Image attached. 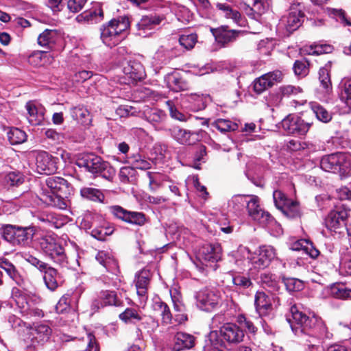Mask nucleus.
I'll return each mask as SVG.
<instances>
[{
    "mask_svg": "<svg viewBox=\"0 0 351 351\" xmlns=\"http://www.w3.org/2000/svg\"><path fill=\"white\" fill-rule=\"evenodd\" d=\"M251 195H235L232 197L231 202L235 207L236 210L243 209L247 204V197H250Z\"/></svg>",
    "mask_w": 351,
    "mask_h": 351,
    "instance_id": "e2e57ef3",
    "label": "nucleus"
},
{
    "mask_svg": "<svg viewBox=\"0 0 351 351\" xmlns=\"http://www.w3.org/2000/svg\"><path fill=\"white\" fill-rule=\"evenodd\" d=\"M290 3H291V5L289 13L282 18L281 22L288 32H292L300 27L304 14L302 12V6L299 2H297V3L291 2Z\"/></svg>",
    "mask_w": 351,
    "mask_h": 351,
    "instance_id": "4468645a",
    "label": "nucleus"
},
{
    "mask_svg": "<svg viewBox=\"0 0 351 351\" xmlns=\"http://www.w3.org/2000/svg\"><path fill=\"white\" fill-rule=\"evenodd\" d=\"M23 258L27 262L36 267L41 272L46 271L50 267L48 264L29 254H25Z\"/></svg>",
    "mask_w": 351,
    "mask_h": 351,
    "instance_id": "864d4df0",
    "label": "nucleus"
},
{
    "mask_svg": "<svg viewBox=\"0 0 351 351\" xmlns=\"http://www.w3.org/2000/svg\"><path fill=\"white\" fill-rule=\"evenodd\" d=\"M24 181L25 177L20 172H10L5 176V182L10 186H19Z\"/></svg>",
    "mask_w": 351,
    "mask_h": 351,
    "instance_id": "3c124183",
    "label": "nucleus"
},
{
    "mask_svg": "<svg viewBox=\"0 0 351 351\" xmlns=\"http://www.w3.org/2000/svg\"><path fill=\"white\" fill-rule=\"evenodd\" d=\"M7 136L11 145H19L26 141V133L16 128H11L7 133Z\"/></svg>",
    "mask_w": 351,
    "mask_h": 351,
    "instance_id": "4c0bfd02",
    "label": "nucleus"
},
{
    "mask_svg": "<svg viewBox=\"0 0 351 351\" xmlns=\"http://www.w3.org/2000/svg\"><path fill=\"white\" fill-rule=\"evenodd\" d=\"M331 62H328L321 67L318 72V80L323 90L329 93L332 90V84L330 77Z\"/></svg>",
    "mask_w": 351,
    "mask_h": 351,
    "instance_id": "c85d7f7f",
    "label": "nucleus"
},
{
    "mask_svg": "<svg viewBox=\"0 0 351 351\" xmlns=\"http://www.w3.org/2000/svg\"><path fill=\"white\" fill-rule=\"evenodd\" d=\"M210 30L215 40L223 46L234 41L239 33V31L229 29L228 26L212 28Z\"/></svg>",
    "mask_w": 351,
    "mask_h": 351,
    "instance_id": "5701e85b",
    "label": "nucleus"
},
{
    "mask_svg": "<svg viewBox=\"0 0 351 351\" xmlns=\"http://www.w3.org/2000/svg\"><path fill=\"white\" fill-rule=\"evenodd\" d=\"M36 232V228L34 226H21L19 227V237L16 246L26 247L32 243L33 238Z\"/></svg>",
    "mask_w": 351,
    "mask_h": 351,
    "instance_id": "bb28decb",
    "label": "nucleus"
},
{
    "mask_svg": "<svg viewBox=\"0 0 351 351\" xmlns=\"http://www.w3.org/2000/svg\"><path fill=\"white\" fill-rule=\"evenodd\" d=\"M282 77V74L279 71L264 74L254 80L253 85L254 90L258 94H261L274 86L276 82H280Z\"/></svg>",
    "mask_w": 351,
    "mask_h": 351,
    "instance_id": "a211bd4d",
    "label": "nucleus"
},
{
    "mask_svg": "<svg viewBox=\"0 0 351 351\" xmlns=\"http://www.w3.org/2000/svg\"><path fill=\"white\" fill-rule=\"evenodd\" d=\"M284 285L289 291H298L302 289V282L297 278H284L282 279Z\"/></svg>",
    "mask_w": 351,
    "mask_h": 351,
    "instance_id": "6e6d98bb",
    "label": "nucleus"
},
{
    "mask_svg": "<svg viewBox=\"0 0 351 351\" xmlns=\"http://www.w3.org/2000/svg\"><path fill=\"white\" fill-rule=\"evenodd\" d=\"M337 95L346 107L351 110V77H343L337 86Z\"/></svg>",
    "mask_w": 351,
    "mask_h": 351,
    "instance_id": "b1692460",
    "label": "nucleus"
},
{
    "mask_svg": "<svg viewBox=\"0 0 351 351\" xmlns=\"http://www.w3.org/2000/svg\"><path fill=\"white\" fill-rule=\"evenodd\" d=\"M332 47L330 45H315L314 46H311L310 50L308 53L311 55H319L330 53L332 51Z\"/></svg>",
    "mask_w": 351,
    "mask_h": 351,
    "instance_id": "0e129e2a",
    "label": "nucleus"
},
{
    "mask_svg": "<svg viewBox=\"0 0 351 351\" xmlns=\"http://www.w3.org/2000/svg\"><path fill=\"white\" fill-rule=\"evenodd\" d=\"M132 168L146 170L151 168V162L140 155H134L131 158Z\"/></svg>",
    "mask_w": 351,
    "mask_h": 351,
    "instance_id": "5fc2aeb1",
    "label": "nucleus"
},
{
    "mask_svg": "<svg viewBox=\"0 0 351 351\" xmlns=\"http://www.w3.org/2000/svg\"><path fill=\"white\" fill-rule=\"evenodd\" d=\"M269 3L265 0H254L252 7L249 8V11H254L260 17L268 9Z\"/></svg>",
    "mask_w": 351,
    "mask_h": 351,
    "instance_id": "680f3d73",
    "label": "nucleus"
},
{
    "mask_svg": "<svg viewBox=\"0 0 351 351\" xmlns=\"http://www.w3.org/2000/svg\"><path fill=\"white\" fill-rule=\"evenodd\" d=\"M232 282L240 289H247L252 285L250 278L242 275L234 276L232 277Z\"/></svg>",
    "mask_w": 351,
    "mask_h": 351,
    "instance_id": "bf43d9fd",
    "label": "nucleus"
},
{
    "mask_svg": "<svg viewBox=\"0 0 351 351\" xmlns=\"http://www.w3.org/2000/svg\"><path fill=\"white\" fill-rule=\"evenodd\" d=\"M254 306L256 312L261 317L269 315L273 311L272 300L264 291H257L256 293Z\"/></svg>",
    "mask_w": 351,
    "mask_h": 351,
    "instance_id": "412c9836",
    "label": "nucleus"
},
{
    "mask_svg": "<svg viewBox=\"0 0 351 351\" xmlns=\"http://www.w3.org/2000/svg\"><path fill=\"white\" fill-rule=\"evenodd\" d=\"M195 338L190 335L182 332H177L173 338V351H181L185 349H190L195 345Z\"/></svg>",
    "mask_w": 351,
    "mask_h": 351,
    "instance_id": "393cba45",
    "label": "nucleus"
},
{
    "mask_svg": "<svg viewBox=\"0 0 351 351\" xmlns=\"http://www.w3.org/2000/svg\"><path fill=\"white\" fill-rule=\"evenodd\" d=\"M123 73L131 79L132 82L136 83L143 80L146 73L143 64L138 61H130L123 67Z\"/></svg>",
    "mask_w": 351,
    "mask_h": 351,
    "instance_id": "4be33fe9",
    "label": "nucleus"
},
{
    "mask_svg": "<svg viewBox=\"0 0 351 351\" xmlns=\"http://www.w3.org/2000/svg\"><path fill=\"white\" fill-rule=\"evenodd\" d=\"M130 26L127 16H119L104 24L101 28V38L104 43L110 47L117 45L121 38V35L126 32Z\"/></svg>",
    "mask_w": 351,
    "mask_h": 351,
    "instance_id": "20e7f679",
    "label": "nucleus"
},
{
    "mask_svg": "<svg viewBox=\"0 0 351 351\" xmlns=\"http://www.w3.org/2000/svg\"><path fill=\"white\" fill-rule=\"evenodd\" d=\"M348 213L345 210L331 211L326 217L324 223L331 232L341 234L346 230Z\"/></svg>",
    "mask_w": 351,
    "mask_h": 351,
    "instance_id": "ddd939ff",
    "label": "nucleus"
},
{
    "mask_svg": "<svg viewBox=\"0 0 351 351\" xmlns=\"http://www.w3.org/2000/svg\"><path fill=\"white\" fill-rule=\"evenodd\" d=\"M87 0H66L67 8L73 13L79 12L82 10Z\"/></svg>",
    "mask_w": 351,
    "mask_h": 351,
    "instance_id": "338daca9",
    "label": "nucleus"
},
{
    "mask_svg": "<svg viewBox=\"0 0 351 351\" xmlns=\"http://www.w3.org/2000/svg\"><path fill=\"white\" fill-rule=\"evenodd\" d=\"M308 65L305 60H296L293 66L294 73L298 76H306L308 73Z\"/></svg>",
    "mask_w": 351,
    "mask_h": 351,
    "instance_id": "13d9d810",
    "label": "nucleus"
},
{
    "mask_svg": "<svg viewBox=\"0 0 351 351\" xmlns=\"http://www.w3.org/2000/svg\"><path fill=\"white\" fill-rule=\"evenodd\" d=\"M52 329L46 324H34L27 332L24 339L26 351H43L44 346L49 342Z\"/></svg>",
    "mask_w": 351,
    "mask_h": 351,
    "instance_id": "39448f33",
    "label": "nucleus"
},
{
    "mask_svg": "<svg viewBox=\"0 0 351 351\" xmlns=\"http://www.w3.org/2000/svg\"><path fill=\"white\" fill-rule=\"evenodd\" d=\"M290 316L287 317V320L290 324L292 331L298 337L307 335L317 338L331 337L332 334L322 319L313 314L307 315L299 311L295 304L290 307Z\"/></svg>",
    "mask_w": 351,
    "mask_h": 351,
    "instance_id": "f257e3e1",
    "label": "nucleus"
},
{
    "mask_svg": "<svg viewBox=\"0 0 351 351\" xmlns=\"http://www.w3.org/2000/svg\"><path fill=\"white\" fill-rule=\"evenodd\" d=\"M197 36L195 34L182 35L179 38L180 44L186 49H191L197 42Z\"/></svg>",
    "mask_w": 351,
    "mask_h": 351,
    "instance_id": "4d7b16f0",
    "label": "nucleus"
},
{
    "mask_svg": "<svg viewBox=\"0 0 351 351\" xmlns=\"http://www.w3.org/2000/svg\"><path fill=\"white\" fill-rule=\"evenodd\" d=\"M167 86L175 92H179L187 89V84L178 74L171 73L165 77Z\"/></svg>",
    "mask_w": 351,
    "mask_h": 351,
    "instance_id": "f704fd0d",
    "label": "nucleus"
},
{
    "mask_svg": "<svg viewBox=\"0 0 351 351\" xmlns=\"http://www.w3.org/2000/svg\"><path fill=\"white\" fill-rule=\"evenodd\" d=\"M220 132L225 133L230 131H235L238 128L237 123L228 119H219L212 123Z\"/></svg>",
    "mask_w": 351,
    "mask_h": 351,
    "instance_id": "49530a36",
    "label": "nucleus"
},
{
    "mask_svg": "<svg viewBox=\"0 0 351 351\" xmlns=\"http://www.w3.org/2000/svg\"><path fill=\"white\" fill-rule=\"evenodd\" d=\"M70 113L73 119L83 125H88L90 121V113L83 106H76L71 108Z\"/></svg>",
    "mask_w": 351,
    "mask_h": 351,
    "instance_id": "e433bc0d",
    "label": "nucleus"
},
{
    "mask_svg": "<svg viewBox=\"0 0 351 351\" xmlns=\"http://www.w3.org/2000/svg\"><path fill=\"white\" fill-rule=\"evenodd\" d=\"M146 119L151 123L155 125L163 122L166 118V113L157 108L150 109L145 112Z\"/></svg>",
    "mask_w": 351,
    "mask_h": 351,
    "instance_id": "37998d69",
    "label": "nucleus"
},
{
    "mask_svg": "<svg viewBox=\"0 0 351 351\" xmlns=\"http://www.w3.org/2000/svg\"><path fill=\"white\" fill-rule=\"evenodd\" d=\"M280 92L284 97H289L301 93L302 92V89L300 86L285 85L280 88Z\"/></svg>",
    "mask_w": 351,
    "mask_h": 351,
    "instance_id": "69168bd1",
    "label": "nucleus"
},
{
    "mask_svg": "<svg viewBox=\"0 0 351 351\" xmlns=\"http://www.w3.org/2000/svg\"><path fill=\"white\" fill-rule=\"evenodd\" d=\"M260 282L263 288L271 292L278 291L279 289L277 278L271 273H262L260 276Z\"/></svg>",
    "mask_w": 351,
    "mask_h": 351,
    "instance_id": "c9c22d12",
    "label": "nucleus"
},
{
    "mask_svg": "<svg viewBox=\"0 0 351 351\" xmlns=\"http://www.w3.org/2000/svg\"><path fill=\"white\" fill-rule=\"evenodd\" d=\"M123 301L114 291L106 290L100 292L98 298L94 300L91 304V309L95 312L98 311L101 308L108 306L116 307L122 306Z\"/></svg>",
    "mask_w": 351,
    "mask_h": 351,
    "instance_id": "2eb2a0df",
    "label": "nucleus"
},
{
    "mask_svg": "<svg viewBox=\"0 0 351 351\" xmlns=\"http://www.w3.org/2000/svg\"><path fill=\"white\" fill-rule=\"evenodd\" d=\"M109 210L115 218L129 224L143 226L149 221L143 213L128 210L119 205L110 206Z\"/></svg>",
    "mask_w": 351,
    "mask_h": 351,
    "instance_id": "1a4fd4ad",
    "label": "nucleus"
},
{
    "mask_svg": "<svg viewBox=\"0 0 351 351\" xmlns=\"http://www.w3.org/2000/svg\"><path fill=\"white\" fill-rule=\"evenodd\" d=\"M87 13L88 22L99 23L104 18V14L101 6L97 4L89 10L85 11Z\"/></svg>",
    "mask_w": 351,
    "mask_h": 351,
    "instance_id": "8fccbe9b",
    "label": "nucleus"
},
{
    "mask_svg": "<svg viewBox=\"0 0 351 351\" xmlns=\"http://www.w3.org/2000/svg\"><path fill=\"white\" fill-rule=\"evenodd\" d=\"M310 105L312 111L318 120L324 123H328L331 120V114L322 105L316 102H311Z\"/></svg>",
    "mask_w": 351,
    "mask_h": 351,
    "instance_id": "58836bf2",
    "label": "nucleus"
},
{
    "mask_svg": "<svg viewBox=\"0 0 351 351\" xmlns=\"http://www.w3.org/2000/svg\"><path fill=\"white\" fill-rule=\"evenodd\" d=\"M151 276V272L147 269H142L136 276V288L137 291V294L139 296H146Z\"/></svg>",
    "mask_w": 351,
    "mask_h": 351,
    "instance_id": "cd10ccee",
    "label": "nucleus"
},
{
    "mask_svg": "<svg viewBox=\"0 0 351 351\" xmlns=\"http://www.w3.org/2000/svg\"><path fill=\"white\" fill-rule=\"evenodd\" d=\"M58 158L52 156L47 152L37 154L36 165L39 173L50 175L55 173L58 169Z\"/></svg>",
    "mask_w": 351,
    "mask_h": 351,
    "instance_id": "dca6fc26",
    "label": "nucleus"
},
{
    "mask_svg": "<svg viewBox=\"0 0 351 351\" xmlns=\"http://www.w3.org/2000/svg\"><path fill=\"white\" fill-rule=\"evenodd\" d=\"M28 122L32 125L42 124L45 119V108L40 104L29 101L26 103Z\"/></svg>",
    "mask_w": 351,
    "mask_h": 351,
    "instance_id": "aec40b11",
    "label": "nucleus"
},
{
    "mask_svg": "<svg viewBox=\"0 0 351 351\" xmlns=\"http://www.w3.org/2000/svg\"><path fill=\"white\" fill-rule=\"evenodd\" d=\"M95 258L107 270H110L117 265L116 261L105 251L99 252Z\"/></svg>",
    "mask_w": 351,
    "mask_h": 351,
    "instance_id": "09e8293b",
    "label": "nucleus"
},
{
    "mask_svg": "<svg viewBox=\"0 0 351 351\" xmlns=\"http://www.w3.org/2000/svg\"><path fill=\"white\" fill-rule=\"evenodd\" d=\"M282 128L288 134L295 136L304 135L308 131L311 123L305 121L295 114H289L281 122Z\"/></svg>",
    "mask_w": 351,
    "mask_h": 351,
    "instance_id": "9b49d317",
    "label": "nucleus"
},
{
    "mask_svg": "<svg viewBox=\"0 0 351 351\" xmlns=\"http://www.w3.org/2000/svg\"><path fill=\"white\" fill-rule=\"evenodd\" d=\"M220 336L228 343H238L243 341V330L237 324L228 323L220 328Z\"/></svg>",
    "mask_w": 351,
    "mask_h": 351,
    "instance_id": "6ab92c4d",
    "label": "nucleus"
},
{
    "mask_svg": "<svg viewBox=\"0 0 351 351\" xmlns=\"http://www.w3.org/2000/svg\"><path fill=\"white\" fill-rule=\"evenodd\" d=\"M40 245L46 256L61 266L66 265L67 257L64 250L61 245L57 243L55 238L45 236L40 239Z\"/></svg>",
    "mask_w": 351,
    "mask_h": 351,
    "instance_id": "0eeeda50",
    "label": "nucleus"
},
{
    "mask_svg": "<svg viewBox=\"0 0 351 351\" xmlns=\"http://www.w3.org/2000/svg\"><path fill=\"white\" fill-rule=\"evenodd\" d=\"M258 202L259 198L256 195H251L250 199L248 200L246 208L248 215L254 220L265 225L272 221L273 217L268 212L263 210L260 207Z\"/></svg>",
    "mask_w": 351,
    "mask_h": 351,
    "instance_id": "f3484780",
    "label": "nucleus"
},
{
    "mask_svg": "<svg viewBox=\"0 0 351 351\" xmlns=\"http://www.w3.org/2000/svg\"><path fill=\"white\" fill-rule=\"evenodd\" d=\"M119 319L125 323H136L143 319L142 315L133 308H127L119 314Z\"/></svg>",
    "mask_w": 351,
    "mask_h": 351,
    "instance_id": "ea45409f",
    "label": "nucleus"
},
{
    "mask_svg": "<svg viewBox=\"0 0 351 351\" xmlns=\"http://www.w3.org/2000/svg\"><path fill=\"white\" fill-rule=\"evenodd\" d=\"M47 189H43L40 200L49 206L64 209V197L70 193L68 182L60 177H49L45 180Z\"/></svg>",
    "mask_w": 351,
    "mask_h": 351,
    "instance_id": "f03ea898",
    "label": "nucleus"
},
{
    "mask_svg": "<svg viewBox=\"0 0 351 351\" xmlns=\"http://www.w3.org/2000/svg\"><path fill=\"white\" fill-rule=\"evenodd\" d=\"M216 8L225 18L232 20L239 23L241 19V14L227 3L217 2Z\"/></svg>",
    "mask_w": 351,
    "mask_h": 351,
    "instance_id": "473e14b6",
    "label": "nucleus"
},
{
    "mask_svg": "<svg viewBox=\"0 0 351 351\" xmlns=\"http://www.w3.org/2000/svg\"><path fill=\"white\" fill-rule=\"evenodd\" d=\"M19 227L18 225L3 224L0 227V234L5 241L13 246H16Z\"/></svg>",
    "mask_w": 351,
    "mask_h": 351,
    "instance_id": "7c9ffc66",
    "label": "nucleus"
},
{
    "mask_svg": "<svg viewBox=\"0 0 351 351\" xmlns=\"http://www.w3.org/2000/svg\"><path fill=\"white\" fill-rule=\"evenodd\" d=\"M273 198L275 203L276 206L280 210L282 208L286 206V204L288 203L291 200V199H288L286 195L279 190H276L273 193Z\"/></svg>",
    "mask_w": 351,
    "mask_h": 351,
    "instance_id": "052dcab7",
    "label": "nucleus"
},
{
    "mask_svg": "<svg viewBox=\"0 0 351 351\" xmlns=\"http://www.w3.org/2000/svg\"><path fill=\"white\" fill-rule=\"evenodd\" d=\"M44 273L43 279L46 287L51 291H55L58 287L57 270L50 267Z\"/></svg>",
    "mask_w": 351,
    "mask_h": 351,
    "instance_id": "a19ab883",
    "label": "nucleus"
},
{
    "mask_svg": "<svg viewBox=\"0 0 351 351\" xmlns=\"http://www.w3.org/2000/svg\"><path fill=\"white\" fill-rule=\"evenodd\" d=\"M259 254L262 258L269 265L276 257V250L271 245H264L260 247Z\"/></svg>",
    "mask_w": 351,
    "mask_h": 351,
    "instance_id": "603ef678",
    "label": "nucleus"
},
{
    "mask_svg": "<svg viewBox=\"0 0 351 351\" xmlns=\"http://www.w3.org/2000/svg\"><path fill=\"white\" fill-rule=\"evenodd\" d=\"M80 195L84 198L94 202H103L104 199V195L100 190L92 187H83L80 190Z\"/></svg>",
    "mask_w": 351,
    "mask_h": 351,
    "instance_id": "79ce46f5",
    "label": "nucleus"
},
{
    "mask_svg": "<svg viewBox=\"0 0 351 351\" xmlns=\"http://www.w3.org/2000/svg\"><path fill=\"white\" fill-rule=\"evenodd\" d=\"M58 39L59 35L56 30L47 29L38 36V44L47 49H51Z\"/></svg>",
    "mask_w": 351,
    "mask_h": 351,
    "instance_id": "c756f323",
    "label": "nucleus"
},
{
    "mask_svg": "<svg viewBox=\"0 0 351 351\" xmlns=\"http://www.w3.org/2000/svg\"><path fill=\"white\" fill-rule=\"evenodd\" d=\"M75 164L80 168H84L88 172L99 175L108 180H112L116 173L115 169L109 162L93 153L80 154Z\"/></svg>",
    "mask_w": 351,
    "mask_h": 351,
    "instance_id": "7ed1b4c3",
    "label": "nucleus"
},
{
    "mask_svg": "<svg viewBox=\"0 0 351 351\" xmlns=\"http://www.w3.org/2000/svg\"><path fill=\"white\" fill-rule=\"evenodd\" d=\"M134 169L131 167H123L121 168L119 173V180L121 182L128 183L130 182V178L134 175Z\"/></svg>",
    "mask_w": 351,
    "mask_h": 351,
    "instance_id": "774afa93",
    "label": "nucleus"
},
{
    "mask_svg": "<svg viewBox=\"0 0 351 351\" xmlns=\"http://www.w3.org/2000/svg\"><path fill=\"white\" fill-rule=\"evenodd\" d=\"M167 131L177 142L186 145H193L199 141L202 137V134L204 132L202 130L191 132L178 126H173L167 130Z\"/></svg>",
    "mask_w": 351,
    "mask_h": 351,
    "instance_id": "f8f14e48",
    "label": "nucleus"
},
{
    "mask_svg": "<svg viewBox=\"0 0 351 351\" xmlns=\"http://www.w3.org/2000/svg\"><path fill=\"white\" fill-rule=\"evenodd\" d=\"M280 210L290 218H296L300 217L301 215L299 202L293 199L288 202L286 206L282 208Z\"/></svg>",
    "mask_w": 351,
    "mask_h": 351,
    "instance_id": "c03bdc74",
    "label": "nucleus"
},
{
    "mask_svg": "<svg viewBox=\"0 0 351 351\" xmlns=\"http://www.w3.org/2000/svg\"><path fill=\"white\" fill-rule=\"evenodd\" d=\"M154 311L160 313L162 317V323L164 324H169L171 323L172 314L168 305L160 300H156L152 305Z\"/></svg>",
    "mask_w": 351,
    "mask_h": 351,
    "instance_id": "72a5a7b5",
    "label": "nucleus"
},
{
    "mask_svg": "<svg viewBox=\"0 0 351 351\" xmlns=\"http://www.w3.org/2000/svg\"><path fill=\"white\" fill-rule=\"evenodd\" d=\"M320 167L325 171L343 175L348 171L350 162L346 154L337 152L323 156Z\"/></svg>",
    "mask_w": 351,
    "mask_h": 351,
    "instance_id": "423d86ee",
    "label": "nucleus"
},
{
    "mask_svg": "<svg viewBox=\"0 0 351 351\" xmlns=\"http://www.w3.org/2000/svg\"><path fill=\"white\" fill-rule=\"evenodd\" d=\"M291 249L293 251H304L313 258H317L319 254V251L306 239L297 241L291 245Z\"/></svg>",
    "mask_w": 351,
    "mask_h": 351,
    "instance_id": "2f4dec72",
    "label": "nucleus"
},
{
    "mask_svg": "<svg viewBox=\"0 0 351 351\" xmlns=\"http://www.w3.org/2000/svg\"><path fill=\"white\" fill-rule=\"evenodd\" d=\"M197 306L202 310L211 311L219 306L221 301V292L215 288L204 287L195 294Z\"/></svg>",
    "mask_w": 351,
    "mask_h": 351,
    "instance_id": "6e6552de",
    "label": "nucleus"
},
{
    "mask_svg": "<svg viewBox=\"0 0 351 351\" xmlns=\"http://www.w3.org/2000/svg\"><path fill=\"white\" fill-rule=\"evenodd\" d=\"M162 19L157 16H144L137 23L138 34L139 36L145 37L147 36L146 32L147 30H152L155 27L156 25H159Z\"/></svg>",
    "mask_w": 351,
    "mask_h": 351,
    "instance_id": "a878e982",
    "label": "nucleus"
},
{
    "mask_svg": "<svg viewBox=\"0 0 351 351\" xmlns=\"http://www.w3.org/2000/svg\"><path fill=\"white\" fill-rule=\"evenodd\" d=\"M221 247L219 244L206 243L198 250L197 257L203 265L214 270L217 268L216 263L221 259Z\"/></svg>",
    "mask_w": 351,
    "mask_h": 351,
    "instance_id": "9d476101",
    "label": "nucleus"
},
{
    "mask_svg": "<svg viewBox=\"0 0 351 351\" xmlns=\"http://www.w3.org/2000/svg\"><path fill=\"white\" fill-rule=\"evenodd\" d=\"M0 268L3 269L8 276L16 281L19 278V272L15 266L6 258L0 257Z\"/></svg>",
    "mask_w": 351,
    "mask_h": 351,
    "instance_id": "a18cd8bd",
    "label": "nucleus"
},
{
    "mask_svg": "<svg viewBox=\"0 0 351 351\" xmlns=\"http://www.w3.org/2000/svg\"><path fill=\"white\" fill-rule=\"evenodd\" d=\"M326 12L330 16L335 18L344 25L351 26V21L346 17V12L343 10L327 8Z\"/></svg>",
    "mask_w": 351,
    "mask_h": 351,
    "instance_id": "de8ad7c7",
    "label": "nucleus"
}]
</instances>
